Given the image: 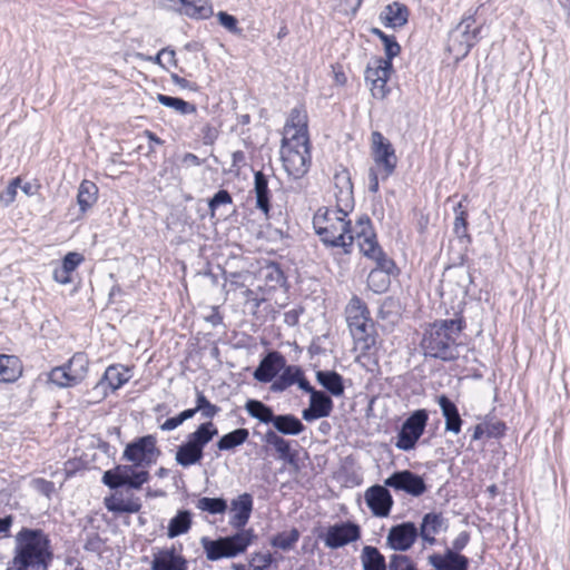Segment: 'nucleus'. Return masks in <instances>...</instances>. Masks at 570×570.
<instances>
[{"label": "nucleus", "mask_w": 570, "mask_h": 570, "mask_svg": "<svg viewBox=\"0 0 570 570\" xmlns=\"http://www.w3.org/2000/svg\"><path fill=\"white\" fill-rule=\"evenodd\" d=\"M350 212L335 205V208H318L313 217V227L321 242L330 247L342 248L345 254L351 253L355 239L358 244L363 240L358 226L364 219H370L368 216L362 215L352 226L347 219Z\"/></svg>", "instance_id": "1"}, {"label": "nucleus", "mask_w": 570, "mask_h": 570, "mask_svg": "<svg viewBox=\"0 0 570 570\" xmlns=\"http://www.w3.org/2000/svg\"><path fill=\"white\" fill-rule=\"evenodd\" d=\"M464 327L465 323L462 317L440 320L430 324L421 341L424 355L442 361L458 358V338Z\"/></svg>", "instance_id": "2"}, {"label": "nucleus", "mask_w": 570, "mask_h": 570, "mask_svg": "<svg viewBox=\"0 0 570 570\" xmlns=\"http://www.w3.org/2000/svg\"><path fill=\"white\" fill-rule=\"evenodd\" d=\"M49 543L41 530L22 528L16 535L14 570H48L52 560Z\"/></svg>", "instance_id": "3"}, {"label": "nucleus", "mask_w": 570, "mask_h": 570, "mask_svg": "<svg viewBox=\"0 0 570 570\" xmlns=\"http://www.w3.org/2000/svg\"><path fill=\"white\" fill-rule=\"evenodd\" d=\"M345 317L355 348L367 354L376 344V335L366 304L358 296H352L345 307Z\"/></svg>", "instance_id": "4"}, {"label": "nucleus", "mask_w": 570, "mask_h": 570, "mask_svg": "<svg viewBox=\"0 0 570 570\" xmlns=\"http://www.w3.org/2000/svg\"><path fill=\"white\" fill-rule=\"evenodd\" d=\"M281 158L286 173L294 179L302 178L311 166L309 138H283Z\"/></svg>", "instance_id": "5"}, {"label": "nucleus", "mask_w": 570, "mask_h": 570, "mask_svg": "<svg viewBox=\"0 0 570 570\" xmlns=\"http://www.w3.org/2000/svg\"><path fill=\"white\" fill-rule=\"evenodd\" d=\"M218 431L212 421L202 423L187 436L185 443L178 446L175 460L183 468L200 463L204 458V448L217 435Z\"/></svg>", "instance_id": "6"}, {"label": "nucleus", "mask_w": 570, "mask_h": 570, "mask_svg": "<svg viewBox=\"0 0 570 570\" xmlns=\"http://www.w3.org/2000/svg\"><path fill=\"white\" fill-rule=\"evenodd\" d=\"M252 530H242L234 535L219 538L217 540L202 539L206 558L217 561L223 558H233L244 552L253 540Z\"/></svg>", "instance_id": "7"}, {"label": "nucleus", "mask_w": 570, "mask_h": 570, "mask_svg": "<svg viewBox=\"0 0 570 570\" xmlns=\"http://www.w3.org/2000/svg\"><path fill=\"white\" fill-rule=\"evenodd\" d=\"M363 240H361L358 247L364 256L373 259L376 263L374 271L383 272L387 275H393L396 271V265L393 259L389 258L382 250L381 246L376 240V235L373 230L371 219H364L358 226Z\"/></svg>", "instance_id": "8"}, {"label": "nucleus", "mask_w": 570, "mask_h": 570, "mask_svg": "<svg viewBox=\"0 0 570 570\" xmlns=\"http://www.w3.org/2000/svg\"><path fill=\"white\" fill-rule=\"evenodd\" d=\"M428 420L429 413L424 409L411 413L397 433L395 446L402 451L413 450L424 433Z\"/></svg>", "instance_id": "9"}, {"label": "nucleus", "mask_w": 570, "mask_h": 570, "mask_svg": "<svg viewBox=\"0 0 570 570\" xmlns=\"http://www.w3.org/2000/svg\"><path fill=\"white\" fill-rule=\"evenodd\" d=\"M157 439L154 435H145L128 443L124 451V459L132 462L135 466H148L155 463L160 455L157 448Z\"/></svg>", "instance_id": "10"}, {"label": "nucleus", "mask_w": 570, "mask_h": 570, "mask_svg": "<svg viewBox=\"0 0 570 570\" xmlns=\"http://www.w3.org/2000/svg\"><path fill=\"white\" fill-rule=\"evenodd\" d=\"M372 157L381 178L387 179L396 168L397 157L392 144L380 131L372 132Z\"/></svg>", "instance_id": "11"}, {"label": "nucleus", "mask_w": 570, "mask_h": 570, "mask_svg": "<svg viewBox=\"0 0 570 570\" xmlns=\"http://www.w3.org/2000/svg\"><path fill=\"white\" fill-rule=\"evenodd\" d=\"M385 487H390L395 492H403L413 498L422 497L429 489L424 478L411 470L393 472L385 479Z\"/></svg>", "instance_id": "12"}, {"label": "nucleus", "mask_w": 570, "mask_h": 570, "mask_svg": "<svg viewBox=\"0 0 570 570\" xmlns=\"http://www.w3.org/2000/svg\"><path fill=\"white\" fill-rule=\"evenodd\" d=\"M473 16L464 17L456 28L450 33V49L458 55L466 56L470 49L478 42L480 27H474Z\"/></svg>", "instance_id": "13"}, {"label": "nucleus", "mask_w": 570, "mask_h": 570, "mask_svg": "<svg viewBox=\"0 0 570 570\" xmlns=\"http://www.w3.org/2000/svg\"><path fill=\"white\" fill-rule=\"evenodd\" d=\"M389 488L385 487V483L383 485L374 484L365 491L364 500L373 515L379 518L390 515L394 501Z\"/></svg>", "instance_id": "14"}, {"label": "nucleus", "mask_w": 570, "mask_h": 570, "mask_svg": "<svg viewBox=\"0 0 570 570\" xmlns=\"http://www.w3.org/2000/svg\"><path fill=\"white\" fill-rule=\"evenodd\" d=\"M159 6L195 19H206L213 14L208 0H155Z\"/></svg>", "instance_id": "15"}, {"label": "nucleus", "mask_w": 570, "mask_h": 570, "mask_svg": "<svg viewBox=\"0 0 570 570\" xmlns=\"http://www.w3.org/2000/svg\"><path fill=\"white\" fill-rule=\"evenodd\" d=\"M361 529L353 522H341L331 525L324 537V543L330 549H338L358 540Z\"/></svg>", "instance_id": "16"}, {"label": "nucleus", "mask_w": 570, "mask_h": 570, "mask_svg": "<svg viewBox=\"0 0 570 570\" xmlns=\"http://www.w3.org/2000/svg\"><path fill=\"white\" fill-rule=\"evenodd\" d=\"M419 537V529L413 522L393 525L387 533L386 543L395 551H407Z\"/></svg>", "instance_id": "17"}, {"label": "nucleus", "mask_w": 570, "mask_h": 570, "mask_svg": "<svg viewBox=\"0 0 570 570\" xmlns=\"http://www.w3.org/2000/svg\"><path fill=\"white\" fill-rule=\"evenodd\" d=\"M284 366V355L277 351H271L261 360L258 366L253 373V376L257 382L273 383Z\"/></svg>", "instance_id": "18"}, {"label": "nucleus", "mask_w": 570, "mask_h": 570, "mask_svg": "<svg viewBox=\"0 0 570 570\" xmlns=\"http://www.w3.org/2000/svg\"><path fill=\"white\" fill-rule=\"evenodd\" d=\"M334 196L338 208L353 210V184L347 169H342L334 175Z\"/></svg>", "instance_id": "19"}, {"label": "nucleus", "mask_w": 570, "mask_h": 570, "mask_svg": "<svg viewBox=\"0 0 570 570\" xmlns=\"http://www.w3.org/2000/svg\"><path fill=\"white\" fill-rule=\"evenodd\" d=\"M332 399L323 391H313L309 396V406L302 412L303 420L307 422L327 417L333 411Z\"/></svg>", "instance_id": "20"}, {"label": "nucleus", "mask_w": 570, "mask_h": 570, "mask_svg": "<svg viewBox=\"0 0 570 570\" xmlns=\"http://www.w3.org/2000/svg\"><path fill=\"white\" fill-rule=\"evenodd\" d=\"M151 570H188L186 558L176 552L175 547L154 553Z\"/></svg>", "instance_id": "21"}, {"label": "nucleus", "mask_w": 570, "mask_h": 570, "mask_svg": "<svg viewBox=\"0 0 570 570\" xmlns=\"http://www.w3.org/2000/svg\"><path fill=\"white\" fill-rule=\"evenodd\" d=\"M262 440L266 445L275 450L278 460L289 465L296 464V452L292 450L291 441L284 439L274 430H267Z\"/></svg>", "instance_id": "22"}, {"label": "nucleus", "mask_w": 570, "mask_h": 570, "mask_svg": "<svg viewBox=\"0 0 570 570\" xmlns=\"http://www.w3.org/2000/svg\"><path fill=\"white\" fill-rule=\"evenodd\" d=\"M430 564L435 570H468L469 559L451 549L444 554L434 553L429 557Z\"/></svg>", "instance_id": "23"}, {"label": "nucleus", "mask_w": 570, "mask_h": 570, "mask_svg": "<svg viewBox=\"0 0 570 570\" xmlns=\"http://www.w3.org/2000/svg\"><path fill=\"white\" fill-rule=\"evenodd\" d=\"M253 510V497L249 493H243L232 500L230 512L234 513L230 524L236 528H243L249 520Z\"/></svg>", "instance_id": "24"}, {"label": "nucleus", "mask_w": 570, "mask_h": 570, "mask_svg": "<svg viewBox=\"0 0 570 570\" xmlns=\"http://www.w3.org/2000/svg\"><path fill=\"white\" fill-rule=\"evenodd\" d=\"M380 19L385 27L401 28L406 24L409 20V9L405 4L400 2H392L383 8L380 13Z\"/></svg>", "instance_id": "25"}, {"label": "nucleus", "mask_w": 570, "mask_h": 570, "mask_svg": "<svg viewBox=\"0 0 570 570\" xmlns=\"http://www.w3.org/2000/svg\"><path fill=\"white\" fill-rule=\"evenodd\" d=\"M438 404L445 420V431L459 434L461 432L463 421L456 405L446 395H440L438 397Z\"/></svg>", "instance_id": "26"}, {"label": "nucleus", "mask_w": 570, "mask_h": 570, "mask_svg": "<svg viewBox=\"0 0 570 570\" xmlns=\"http://www.w3.org/2000/svg\"><path fill=\"white\" fill-rule=\"evenodd\" d=\"M301 135L304 138H308L307 115L304 110L294 108L285 125V135L283 138H298Z\"/></svg>", "instance_id": "27"}, {"label": "nucleus", "mask_w": 570, "mask_h": 570, "mask_svg": "<svg viewBox=\"0 0 570 570\" xmlns=\"http://www.w3.org/2000/svg\"><path fill=\"white\" fill-rule=\"evenodd\" d=\"M444 524V518L441 513H426L421 522L419 535L429 544L435 543V535Z\"/></svg>", "instance_id": "28"}, {"label": "nucleus", "mask_w": 570, "mask_h": 570, "mask_svg": "<svg viewBox=\"0 0 570 570\" xmlns=\"http://www.w3.org/2000/svg\"><path fill=\"white\" fill-rule=\"evenodd\" d=\"M272 424L276 433L284 435H298L305 430V425L294 414L275 415Z\"/></svg>", "instance_id": "29"}, {"label": "nucleus", "mask_w": 570, "mask_h": 570, "mask_svg": "<svg viewBox=\"0 0 570 570\" xmlns=\"http://www.w3.org/2000/svg\"><path fill=\"white\" fill-rule=\"evenodd\" d=\"M254 191L256 197V207L267 216L271 209V193L268 188V179L262 171H256L254 175Z\"/></svg>", "instance_id": "30"}, {"label": "nucleus", "mask_w": 570, "mask_h": 570, "mask_svg": "<svg viewBox=\"0 0 570 570\" xmlns=\"http://www.w3.org/2000/svg\"><path fill=\"white\" fill-rule=\"evenodd\" d=\"M105 505L108 511L115 513H137L141 509V502L139 498H122L112 495L105 499Z\"/></svg>", "instance_id": "31"}, {"label": "nucleus", "mask_w": 570, "mask_h": 570, "mask_svg": "<svg viewBox=\"0 0 570 570\" xmlns=\"http://www.w3.org/2000/svg\"><path fill=\"white\" fill-rule=\"evenodd\" d=\"M317 382L333 396H342L344 394L343 376L335 371H317Z\"/></svg>", "instance_id": "32"}, {"label": "nucleus", "mask_w": 570, "mask_h": 570, "mask_svg": "<svg viewBox=\"0 0 570 570\" xmlns=\"http://www.w3.org/2000/svg\"><path fill=\"white\" fill-rule=\"evenodd\" d=\"M301 370L302 368L297 365H287L285 363L284 368H282L279 374L273 381L271 391L274 393H281L287 390L289 386L294 385L295 382L298 381Z\"/></svg>", "instance_id": "33"}, {"label": "nucleus", "mask_w": 570, "mask_h": 570, "mask_svg": "<svg viewBox=\"0 0 570 570\" xmlns=\"http://www.w3.org/2000/svg\"><path fill=\"white\" fill-rule=\"evenodd\" d=\"M127 370L119 365H110L106 368L101 380L96 384L95 390L101 389L107 383L112 391L121 387L128 380Z\"/></svg>", "instance_id": "34"}, {"label": "nucleus", "mask_w": 570, "mask_h": 570, "mask_svg": "<svg viewBox=\"0 0 570 570\" xmlns=\"http://www.w3.org/2000/svg\"><path fill=\"white\" fill-rule=\"evenodd\" d=\"M134 469L132 465H117L104 473L102 482L110 489L124 487L131 476Z\"/></svg>", "instance_id": "35"}, {"label": "nucleus", "mask_w": 570, "mask_h": 570, "mask_svg": "<svg viewBox=\"0 0 570 570\" xmlns=\"http://www.w3.org/2000/svg\"><path fill=\"white\" fill-rule=\"evenodd\" d=\"M361 562L363 570H389L385 557L377 548L372 546H365L362 549Z\"/></svg>", "instance_id": "36"}, {"label": "nucleus", "mask_w": 570, "mask_h": 570, "mask_svg": "<svg viewBox=\"0 0 570 570\" xmlns=\"http://www.w3.org/2000/svg\"><path fill=\"white\" fill-rule=\"evenodd\" d=\"M244 409L249 416L264 424H272L276 415L271 406L259 400H247Z\"/></svg>", "instance_id": "37"}, {"label": "nucleus", "mask_w": 570, "mask_h": 570, "mask_svg": "<svg viewBox=\"0 0 570 570\" xmlns=\"http://www.w3.org/2000/svg\"><path fill=\"white\" fill-rule=\"evenodd\" d=\"M98 198V187L94 181L82 180L78 188L77 203L81 213H86L94 206Z\"/></svg>", "instance_id": "38"}, {"label": "nucleus", "mask_w": 570, "mask_h": 570, "mask_svg": "<svg viewBox=\"0 0 570 570\" xmlns=\"http://www.w3.org/2000/svg\"><path fill=\"white\" fill-rule=\"evenodd\" d=\"M63 366L68 373L72 374L73 382L81 383L88 373L89 358L85 353L78 352Z\"/></svg>", "instance_id": "39"}, {"label": "nucleus", "mask_w": 570, "mask_h": 570, "mask_svg": "<svg viewBox=\"0 0 570 570\" xmlns=\"http://www.w3.org/2000/svg\"><path fill=\"white\" fill-rule=\"evenodd\" d=\"M21 375L18 358L11 355H0V383L14 382Z\"/></svg>", "instance_id": "40"}, {"label": "nucleus", "mask_w": 570, "mask_h": 570, "mask_svg": "<svg viewBox=\"0 0 570 570\" xmlns=\"http://www.w3.org/2000/svg\"><path fill=\"white\" fill-rule=\"evenodd\" d=\"M249 436V432L247 429L239 428L232 432H228L224 434L218 441H217V448L219 451H230L235 448L244 444Z\"/></svg>", "instance_id": "41"}, {"label": "nucleus", "mask_w": 570, "mask_h": 570, "mask_svg": "<svg viewBox=\"0 0 570 570\" xmlns=\"http://www.w3.org/2000/svg\"><path fill=\"white\" fill-rule=\"evenodd\" d=\"M191 525V514L187 510L179 511L168 524L167 535L173 539L186 533Z\"/></svg>", "instance_id": "42"}, {"label": "nucleus", "mask_w": 570, "mask_h": 570, "mask_svg": "<svg viewBox=\"0 0 570 570\" xmlns=\"http://www.w3.org/2000/svg\"><path fill=\"white\" fill-rule=\"evenodd\" d=\"M392 70V62L383 58L374 59L368 63L365 70V80L367 82L377 81L383 77H390Z\"/></svg>", "instance_id": "43"}, {"label": "nucleus", "mask_w": 570, "mask_h": 570, "mask_svg": "<svg viewBox=\"0 0 570 570\" xmlns=\"http://www.w3.org/2000/svg\"><path fill=\"white\" fill-rule=\"evenodd\" d=\"M157 100L163 106L171 108L180 115L194 114L197 110L195 105L177 97H170L159 94L157 96Z\"/></svg>", "instance_id": "44"}, {"label": "nucleus", "mask_w": 570, "mask_h": 570, "mask_svg": "<svg viewBox=\"0 0 570 570\" xmlns=\"http://www.w3.org/2000/svg\"><path fill=\"white\" fill-rule=\"evenodd\" d=\"M196 508L210 514H222L227 510L228 505L227 501L223 498L203 497L197 500Z\"/></svg>", "instance_id": "45"}, {"label": "nucleus", "mask_w": 570, "mask_h": 570, "mask_svg": "<svg viewBox=\"0 0 570 570\" xmlns=\"http://www.w3.org/2000/svg\"><path fill=\"white\" fill-rule=\"evenodd\" d=\"M391 276L372 269L367 276V287L376 294L385 293L391 285Z\"/></svg>", "instance_id": "46"}, {"label": "nucleus", "mask_w": 570, "mask_h": 570, "mask_svg": "<svg viewBox=\"0 0 570 570\" xmlns=\"http://www.w3.org/2000/svg\"><path fill=\"white\" fill-rule=\"evenodd\" d=\"M299 539V531L293 528L289 531L281 532L276 534L271 543L273 547L278 548L281 550L287 551L291 550Z\"/></svg>", "instance_id": "47"}, {"label": "nucleus", "mask_w": 570, "mask_h": 570, "mask_svg": "<svg viewBox=\"0 0 570 570\" xmlns=\"http://www.w3.org/2000/svg\"><path fill=\"white\" fill-rule=\"evenodd\" d=\"M48 380L58 387H71L79 384V382H73L72 374L68 373L63 365L53 367Z\"/></svg>", "instance_id": "48"}, {"label": "nucleus", "mask_w": 570, "mask_h": 570, "mask_svg": "<svg viewBox=\"0 0 570 570\" xmlns=\"http://www.w3.org/2000/svg\"><path fill=\"white\" fill-rule=\"evenodd\" d=\"M196 410L197 412H200L202 416L205 419H213L220 411V409L210 403L205 394L199 390H196Z\"/></svg>", "instance_id": "49"}, {"label": "nucleus", "mask_w": 570, "mask_h": 570, "mask_svg": "<svg viewBox=\"0 0 570 570\" xmlns=\"http://www.w3.org/2000/svg\"><path fill=\"white\" fill-rule=\"evenodd\" d=\"M455 219L453 224L454 233L460 236H466L468 232V212L463 208L462 203H458L454 207Z\"/></svg>", "instance_id": "50"}, {"label": "nucleus", "mask_w": 570, "mask_h": 570, "mask_svg": "<svg viewBox=\"0 0 570 570\" xmlns=\"http://www.w3.org/2000/svg\"><path fill=\"white\" fill-rule=\"evenodd\" d=\"M164 56H170V65L176 67L177 60H176V52L175 50L170 48H163L156 56H145L144 53H138L137 57L145 61H150L153 63L159 65L161 67H165L163 63V57Z\"/></svg>", "instance_id": "51"}, {"label": "nucleus", "mask_w": 570, "mask_h": 570, "mask_svg": "<svg viewBox=\"0 0 570 570\" xmlns=\"http://www.w3.org/2000/svg\"><path fill=\"white\" fill-rule=\"evenodd\" d=\"M389 570H417L412 560L404 554H392L389 561Z\"/></svg>", "instance_id": "52"}, {"label": "nucleus", "mask_w": 570, "mask_h": 570, "mask_svg": "<svg viewBox=\"0 0 570 570\" xmlns=\"http://www.w3.org/2000/svg\"><path fill=\"white\" fill-rule=\"evenodd\" d=\"M233 203V198L228 190L220 189L218 190L209 200L208 207L210 209L212 216H214L215 210L222 205H229Z\"/></svg>", "instance_id": "53"}, {"label": "nucleus", "mask_w": 570, "mask_h": 570, "mask_svg": "<svg viewBox=\"0 0 570 570\" xmlns=\"http://www.w3.org/2000/svg\"><path fill=\"white\" fill-rule=\"evenodd\" d=\"M21 179L19 177L12 179L7 188L0 193V202L8 206L12 202H14L17 196V189L20 186Z\"/></svg>", "instance_id": "54"}, {"label": "nucleus", "mask_w": 570, "mask_h": 570, "mask_svg": "<svg viewBox=\"0 0 570 570\" xmlns=\"http://www.w3.org/2000/svg\"><path fill=\"white\" fill-rule=\"evenodd\" d=\"M273 558L271 553H256L249 562L250 570H269Z\"/></svg>", "instance_id": "55"}, {"label": "nucleus", "mask_w": 570, "mask_h": 570, "mask_svg": "<svg viewBox=\"0 0 570 570\" xmlns=\"http://www.w3.org/2000/svg\"><path fill=\"white\" fill-rule=\"evenodd\" d=\"M217 18H218L219 23L224 28H226L228 31H230L233 33L240 32V29L238 28V21L234 16L228 14L227 12L220 11V12H218Z\"/></svg>", "instance_id": "56"}, {"label": "nucleus", "mask_w": 570, "mask_h": 570, "mask_svg": "<svg viewBox=\"0 0 570 570\" xmlns=\"http://www.w3.org/2000/svg\"><path fill=\"white\" fill-rule=\"evenodd\" d=\"M83 261V256L76 252L68 253L63 259L61 266L68 272L72 273Z\"/></svg>", "instance_id": "57"}, {"label": "nucleus", "mask_w": 570, "mask_h": 570, "mask_svg": "<svg viewBox=\"0 0 570 570\" xmlns=\"http://www.w3.org/2000/svg\"><path fill=\"white\" fill-rule=\"evenodd\" d=\"M149 480V473L148 471L146 470H142V471H136L135 469L132 470V474L131 476L129 478L128 482L126 483V485L132 488V489H140L142 487L144 483L148 482Z\"/></svg>", "instance_id": "58"}, {"label": "nucleus", "mask_w": 570, "mask_h": 570, "mask_svg": "<svg viewBox=\"0 0 570 570\" xmlns=\"http://www.w3.org/2000/svg\"><path fill=\"white\" fill-rule=\"evenodd\" d=\"M389 78L390 77H383L377 81H371V92L374 98L383 99L386 96V94L389 92V89L386 87Z\"/></svg>", "instance_id": "59"}, {"label": "nucleus", "mask_w": 570, "mask_h": 570, "mask_svg": "<svg viewBox=\"0 0 570 570\" xmlns=\"http://www.w3.org/2000/svg\"><path fill=\"white\" fill-rule=\"evenodd\" d=\"M383 43H384V49H385V55H386V58L384 60H390L392 62V59L400 53L401 47L395 41L394 37L384 38Z\"/></svg>", "instance_id": "60"}, {"label": "nucleus", "mask_w": 570, "mask_h": 570, "mask_svg": "<svg viewBox=\"0 0 570 570\" xmlns=\"http://www.w3.org/2000/svg\"><path fill=\"white\" fill-rule=\"evenodd\" d=\"M505 432V424L503 422H494L487 425L488 438H500Z\"/></svg>", "instance_id": "61"}, {"label": "nucleus", "mask_w": 570, "mask_h": 570, "mask_svg": "<svg viewBox=\"0 0 570 570\" xmlns=\"http://www.w3.org/2000/svg\"><path fill=\"white\" fill-rule=\"evenodd\" d=\"M470 535L466 531H462L452 542L453 551L458 552L463 550L469 543Z\"/></svg>", "instance_id": "62"}, {"label": "nucleus", "mask_w": 570, "mask_h": 570, "mask_svg": "<svg viewBox=\"0 0 570 570\" xmlns=\"http://www.w3.org/2000/svg\"><path fill=\"white\" fill-rule=\"evenodd\" d=\"M380 175H381L380 169L376 170L375 168H370V170H368V180H370L368 190L373 194L377 193L380 189V185H379Z\"/></svg>", "instance_id": "63"}, {"label": "nucleus", "mask_w": 570, "mask_h": 570, "mask_svg": "<svg viewBox=\"0 0 570 570\" xmlns=\"http://www.w3.org/2000/svg\"><path fill=\"white\" fill-rule=\"evenodd\" d=\"M71 273H68L62 266L53 271V279L60 284H68L71 282Z\"/></svg>", "instance_id": "64"}]
</instances>
